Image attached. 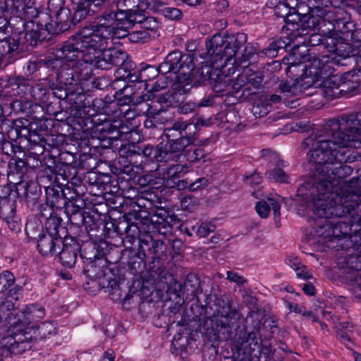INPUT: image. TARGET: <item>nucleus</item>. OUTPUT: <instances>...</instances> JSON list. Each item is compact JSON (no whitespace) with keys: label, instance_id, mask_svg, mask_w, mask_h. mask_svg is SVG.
Wrapping results in <instances>:
<instances>
[{"label":"nucleus","instance_id":"obj_38","mask_svg":"<svg viewBox=\"0 0 361 361\" xmlns=\"http://www.w3.org/2000/svg\"><path fill=\"white\" fill-rule=\"evenodd\" d=\"M306 60V56H303L302 57V61L296 62L293 61L290 63V65L286 68V73L290 77H295L296 78L298 77H302L304 75L305 71V75H310V66L304 65L303 62ZM312 61V59L310 61V63Z\"/></svg>","mask_w":361,"mask_h":361},{"label":"nucleus","instance_id":"obj_40","mask_svg":"<svg viewBox=\"0 0 361 361\" xmlns=\"http://www.w3.org/2000/svg\"><path fill=\"white\" fill-rule=\"evenodd\" d=\"M29 92L31 97L39 102L45 104L49 99L50 91L42 83L30 85Z\"/></svg>","mask_w":361,"mask_h":361},{"label":"nucleus","instance_id":"obj_54","mask_svg":"<svg viewBox=\"0 0 361 361\" xmlns=\"http://www.w3.org/2000/svg\"><path fill=\"white\" fill-rule=\"evenodd\" d=\"M190 124L187 123L185 121L178 120L175 121L171 128H168L164 130V135L169 138L173 136V131L179 132L180 136H184L183 132L185 131Z\"/></svg>","mask_w":361,"mask_h":361},{"label":"nucleus","instance_id":"obj_33","mask_svg":"<svg viewBox=\"0 0 361 361\" xmlns=\"http://www.w3.org/2000/svg\"><path fill=\"white\" fill-rule=\"evenodd\" d=\"M4 196L0 197V217L4 220L16 214V201L11 197V186H4Z\"/></svg>","mask_w":361,"mask_h":361},{"label":"nucleus","instance_id":"obj_29","mask_svg":"<svg viewBox=\"0 0 361 361\" xmlns=\"http://www.w3.org/2000/svg\"><path fill=\"white\" fill-rule=\"evenodd\" d=\"M116 231L120 235H125L123 240L126 247L131 245L140 235V229L137 224L126 219L120 221L116 226Z\"/></svg>","mask_w":361,"mask_h":361},{"label":"nucleus","instance_id":"obj_62","mask_svg":"<svg viewBox=\"0 0 361 361\" xmlns=\"http://www.w3.org/2000/svg\"><path fill=\"white\" fill-rule=\"evenodd\" d=\"M105 127L102 128V130L108 132L109 138L114 140H123V138L121 136L118 128H111V123L106 122L104 124Z\"/></svg>","mask_w":361,"mask_h":361},{"label":"nucleus","instance_id":"obj_42","mask_svg":"<svg viewBox=\"0 0 361 361\" xmlns=\"http://www.w3.org/2000/svg\"><path fill=\"white\" fill-rule=\"evenodd\" d=\"M25 233L28 238L37 240L45 233L42 222L37 219H30L25 225Z\"/></svg>","mask_w":361,"mask_h":361},{"label":"nucleus","instance_id":"obj_16","mask_svg":"<svg viewBox=\"0 0 361 361\" xmlns=\"http://www.w3.org/2000/svg\"><path fill=\"white\" fill-rule=\"evenodd\" d=\"M326 22H324L326 28L323 29L324 35H333V32H347L351 30L350 25V16L343 9H328L325 16Z\"/></svg>","mask_w":361,"mask_h":361},{"label":"nucleus","instance_id":"obj_18","mask_svg":"<svg viewBox=\"0 0 361 361\" xmlns=\"http://www.w3.org/2000/svg\"><path fill=\"white\" fill-rule=\"evenodd\" d=\"M101 285L109 292V297L115 302H123L126 304L133 298L135 291L131 292L128 286H125L123 282H118L115 276L110 274L106 276L102 280Z\"/></svg>","mask_w":361,"mask_h":361},{"label":"nucleus","instance_id":"obj_43","mask_svg":"<svg viewBox=\"0 0 361 361\" xmlns=\"http://www.w3.org/2000/svg\"><path fill=\"white\" fill-rule=\"evenodd\" d=\"M61 218L59 216V213L54 216L45 220L44 225L46 231L45 233L52 234L54 235L60 236V230H63L64 227L61 226Z\"/></svg>","mask_w":361,"mask_h":361},{"label":"nucleus","instance_id":"obj_39","mask_svg":"<svg viewBox=\"0 0 361 361\" xmlns=\"http://www.w3.org/2000/svg\"><path fill=\"white\" fill-rule=\"evenodd\" d=\"M215 226L207 222H197L195 225L185 228V233L191 236L196 234L197 236L202 238L206 237L209 233L214 232Z\"/></svg>","mask_w":361,"mask_h":361},{"label":"nucleus","instance_id":"obj_60","mask_svg":"<svg viewBox=\"0 0 361 361\" xmlns=\"http://www.w3.org/2000/svg\"><path fill=\"white\" fill-rule=\"evenodd\" d=\"M59 212H61V210H56L55 207L47 202L40 207V216L44 220L54 216Z\"/></svg>","mask_w":361,"mask_h":361},{"label":"nucleus","instance_id":"obj_50","mask_svg":"<svg viewBox=\"0 0 361 361\" xmlns=\"http://www.w3.org/2000/svg\"><path fill=\"white\" fill-rule=\"evenodd\" d=\"M8 336L0 341V361H3L4 358H6L11 353L10 348L7 345L9 344L13 348L15 343H19L20 342L14 341L13 336L11 333H8Z\"/></svg>","mask_w":361,"mask_h":361},{"label":"nucleus","instance_id":"obj_6","mask_svg":"<svg viewBox=\"0 0 361 361\" xmlns=\"http://www.w3.org/2000/svg\"><path fill=\"white\" fill-rule=\"evenodd\" d=\"M7 11L15 13L18 17L27 20L25 32L24 33V41H19L21 44L20 47L23 51L24 47L28 49L29 47H34L39 42L45 40L49 35L58 34L57 26L52 22H48L49 16L47 13L40 12L37 9V15L32 17L20 15L16 8H3ZM18 40L20 39L17 38Z\"/></svg>","mask_w":361,"mask_h":361},{"label":"nucleus","instance_id":"obj_24","mask_svg":"<svg viewBox=\"0 0 361 361\" xmlns=\"http://www.w3.org/2000/svg\"><path fill=\"white\" fill-rule=\"evenodd\" d=\"M61 245L63 247L59 253L60 262L63 266L71 268L76 262L80 244L73 238H65Z\"/></svg>","mask_w":361,"mask_h":361},{"label":"nucleus","instance_id":"obj_25","mask_svg":"<svg viewBox=\"0 0 361 361\" xmlns=\"http://www.w3.org/2000/svg\"><path fill=\"white\" fill-rule=\"evenodd\" d=\"M107 245L105 241L96 243L89 241L83 243L82 247L80 246V257L83 259L84 263L98 260L101 262H104V257L106 253Z\"/></svg>","mask_w":361,"mask_h":361},{"label":"nucleus","instance_id":"obj_44","mask_svg":"<svg viewBox=\"0 0 361 361\" xmlns=\"http://www.w3.org/2000/svg\"><path fill=\"white\" fill-rule=\"evenodd\" d=\"M77 90L78 88L73 87L72 86L68 87L58 83L56 85L51 87V94L54 97L59 99H68L71 101L72 98H70V97L73 96L74 92Z\"/></svg>","mask_w":361,"mask_h":361},{"label":"nucleus","instance_id":"obj_64","mask_svg":"<svg viewBox=\"0 0 361 361\" xmlns=\"http://www.w3.org/2000/svg\"><path fill=\"white\" fill-rule=\"evenodd\" d=\"M255 209L260 217L267 218L270 212V205L265 201H260L257 203Z\"/></svg>","mask_w":361,"mask_h":361},{"label":"nucleus","instance_id":"obj_8","mask_svg":"<svg viewBox=\"0 0 361 361\" xmlns=\"http://www.w3.org/2000/svg\"><path fill=\"white\" fill-rule=\"evenodd\" d=\"M100 16L107 25L114 28L113 32L115 38L117 39L123 38L129 29L145 19L142 11L132 13L118 11L114 8L108 7Z\"/></svg>","mask_w":361,"mask_h":361},{"label":"nucleus","instance_id":"obj_11","mask_svg":"<svg viewBox=\"0 0 361 361\" xmlns=\"http://www.w3.org/2000/svg\"><path fill=\"white\" fill-rule=\"evenodd\" d=\"M182 53L178 50H175L169 53L164 62L159 64L158 67L147 65L139 71L137 75L129 74V80L132 82H147L154 79L159 73L163 75L173 73H178L180 66L178 63L181 61Z\"/></svg>","mask_w":361,"mask_h":361},{"label":"nucleus","instance_id":"obj_36","mask_svg":"<svg viewBox=\"0 0 361 361\" xmlns=\"http://www.w3.org/2000/svg\"><path fill=\"white\" fill-rule=\"evenodd\" d=\"M141 154H142L143 157L147 158L149 161H156L157 162H166L165 158L164 157V151L161 142L157 145L156 147H154L150 145H147L145 147H141L140 159L138 160H141L142 161ZM142 169H142H136L135 173H138L139 171H141Z\"/></svg>","mask_w":361,"mask_h":361},{"label":"nucleus","instance_id":"obj_1","mask_svg":"<svg viewBox=\"0 0 361 361\" xmlns=\"http://www.w3.org/2000/svg\"><path fill=\"white\" fill-rule=\"evenodd\" d=\"M343 133L336 131L332 136L329 121L322 127V133L312 134L302 142L310 161L315 164L313 177L300 185L298 195L312 207L319 218L330 219L345 216L348 212L344 203L348 198L357 199L355 194H344L347 184L341 180L353 172L351 166L345 164L356 160L357 153L353 148H361V142L355 136L345 139Z\"/></svg>","mask_w":361,"mask_h":361},{"label":"nucleus","instance_id":"obj_15","mask_svg":"<svg viewBox=\"0 0 361 361\" xmlns=\"http://www.w3.org/2000/svg\"><path fill=\"white\" fill-rule=\"evenodd\" d=\"M49 13L48 20L55 18V22L52 23L57 26V32H63L69 29L73 20H80L79 18H71V10L64 6V0H49L47 4Z\"/></svg>","mask_w":361,"mask_h":361},{"label":"nucleus","instance_id":"obj_58","mask_svg":"<svg viewBox=\"0 0 361 361\" xmlns=\"http://www.w3.org/2000/svg\"><path fill=\"white\" fill-rule=\"evenodd\" d=\"M140 252H142L143 255H146V252H148L151 244L153 242V238L149 233H145L143 235L138 237Z\"/></svg>","mask_w":361,"mask_h":361},{"label":"nucleus","instance_id":"obj_41","mask_svg":"<svg viewBox=\"0 0 361 361\" xmlns=\"http://www.w3.org/2000/svg\"><path fill=\"white\" fill-rule=\"evenodd\" d=\"M109 8V5L106 6ZM109 8H114L118 11L135 13L138 11H143L140 8V0H117L113 2Z\"/></svg>","mask_w":361,"mask_h":361},{"label":"nucleus","instance_id":"obj_20","mask_svg":"<svg viewBox=\"0 0 361 361\" xmlns=\"http://www.w3.org/2000/svg\"><path fill=\"white\" fill-rule=\"evenodd\" d=\"M195 141L193 135L180 136L177 139H170L164 143H162L164 151V157L166 162L175 160L179 158V153L182 152L186 147L190 145Z\"/></svg>","mask_w":361,"mask_h":361},{"label":"nucleus","instance_id":"obj_27","mask_svg":"<svg viewBox=\"0 0 361 361\" xmlns=\"http://www.w3.org/2000/svg\"><path fill=\"white\" fill-rule=\"evenodd\" d=\"M240 348L244 350L245 353L250 355L254 354L255 352L260 353L262 338L259 327L255 326L252 329L246 328Z\"/></svg>","mask_w":361,"mask_h":361},{"label":"nucleus","instance_id":"obj_9","mask_svg":"<svg viewBox=\"0 0 361 361\" xmlns=\"http://www.w3.org/2000/svg\"><path fill=\"white\" fill-rule=\"evenodd\" d=\"M335 61L327 55H322L320 57H314L310 62V76L314 78L326 79L324 81V86L328 88L327 93L334 97H338L341 94H335L339 89L341 85L337 75H334Z\"/></svg>","mask_w":361,"mask_h":361},{"label":"nucleus","instance_id":"obj_47","mask_svg":"<svg viewBox=\"0 0 361 361\" xmlns=\"http://www.w3.org/2000/svg\"><path fill=\"white\" fill-rule=\"evenodd\" d=\"M214 92L220 93L226 91L231 86V78L229 75H218L216 79L213 78L210 81Z\"/></svg>","mask_w":361,"mask_h":361},{"label":"nucleus","instance_id":"obj_31","mask_svg":"<svg viewBox=\"0 0 361 361\" xmlns=\"http://www.w3.org/2000/svg\"><path fill=\"white\" fill-rule=\"evenodd\" d=\"M37 243L39 252L42 255L47 256L56 252V247L60 246L62 238L45 233L37 240Z\"/></svg>","mask_w":361,"mask_h":361},{"label":"nucleus","instance_id":"obj_56","mask_svg":"<svg viewBox=\"0 0 361 361\" xmlns=\"http://www.w3.org/2000/svg\"><path fill=\"white\" fill-rule=\"evenodd\" d=\"M70 115L75 118H89V110H87V107L80 104H72L70 108Z\"/></svg>","mask_w":361,"mask_h":361},{"label":"nucleus","instance_id":"obj_30","mask_svg":"<svg viewBox=\"0 0 361 361\" xmlns=\"http://www.w3.org/2000/svg\"><path fill=\"white\" fill-rule=\"evenodd\" d=\"M1 8H16L23 16L32 17L37 15V7L32 0H0Z\"/></svg>","mask_w":361,"mask_h":361},{"label":"nucleus","instance_id":"obj_61","mask_svg":"<svg viewBox=\"0 0 361 361\" xmlns=\"http://www.w3.org/2000/svg\"><path fill=\"white\" fill-rule=\"evenodd\" d=\"M100 225L101 224L99 223V219H95L94 216H92L89 213H87L85 222H84L82 226H85L87 232L97 231Z\"/></svg>","mask_w":361,"mask_h":361},{"label":"nucleus","instance_id":"obj_12","mask_svg":"<svg viewBox=\"0 0 361 361\" xmlns=\"http://www.w3.org/2000/svg\"><path fill=\"white\" fill-rule=\"evenodd\" d=\"M86 51L78 34L68 38L62 47L56 51L55 60L62 63H68L88 67L89 63L85 61Z\"/></svg>","mask_w":361,"mask_h":361},{"label":"nucleus","instance_id":"obj_26","mask_svg":"<svg viewBox=\"0 0 361 361\" xmlns=\"http://www.w3.org/2000/svg\"><path fill=\"white\" fill-rule=\"evenodd\" d=\"M148 214H152L150 221L158 233L164 234L168 231V228H171L173 216L170 215L169 210L154 204L153 209L149 211Z\"/></svg>","mask_w":361,"mask_h":361},{"label":"nucleus","instance_id":"obj_19","mask_svg":"<svg viewBox=\"0 0 361 361\" xmlns=\"http://www.w3.org/2000/svg\"><path fill=\"white\" fill-rule=\"evenodd\" d=\"M56 328L53 323L47 322L40 324H33L27 326L23 334H17L13 337L14 341L24 343L29 341H39L47 338L49 336L56 334Z\"/></svg>","mask_w":361,"mask_h":361},{"label":"nucleus","instance_id":"obj_51","mask_svg":"<svg viewBox=\"0 0 361 361\" xmlns=\"http://www.w3.org/2000/svg\"><path fill=\"white\" fill-rule=\"evenodd\" d=\"M286 45V42L281 39L273 41L262 51V54L269 58H274L277 56L279 51L283 49Z\"/></svg>","mask_w":361,"mask_h":361},{"label":"nucleus","instance_id":"obj_2","mask_svg":"<svg viewBox=\"0 0 361 361\" xmlns=\"http://www.w3.org/2000/svg\"><path fill=\"white\" fill-rule=\"evenodd\" d=\"M247 39V35L243 32L227 37L216 33L206 42L207 59L210 65L195 68L194 54H182L178 73L186 80L197 83L210 82L213 80L211 72L214 68H224L229 63L235 66H242L257 54L256 48L252 44L246 43Z\"/></svg>","mask_w":361,"mask_h":361},{"label":"nucleus","instance_id":"obj_59","mask_svg":"<svg viewBox=\"0 0 361 361\" xmlns=\"http://www.w3.org/2000/svg\"><path fill=\"white\" fill-rule=\"evenodd\" d=\"M161 14L169 20H178L182 16V11L174 7H164L161 10Z\"/></svg>","mask_w":361,"mask_h":361},{"label":"nucleus","instance_id":"obj_22","mask_svg":"<svg viewBox=\"0 0 361 361\" xmlns=\"http://www.w3.org/2000/svg\"><path fill=\"white\" fill-rule=\"evenodd\" d=\"M267 6L273 9L277 18H281L287 24L294 23L300 20L298 11L289 5L287 0H267Z\"/></svg>","mask_w":361,"mask_h":361},{"label":"nucleus","instance_id":"obj_17","mask_svg":"<svg viewBox=\"0 0 361 361\" xmlns=\"http://www.w3.org/2000/svg\"><path fill=\"white\" fill-rule=\"evenodd\" d=\"M97 55L94 61L88 62L89 65L103 70L109 69L114 66H121L127 58L126 52L117 48H105Z\"/></svg>","mask_w":361,"mask_h":361},{"label":"nucleus","instance_id":"obj_57","mask_svg":"<svg viewBox=\"0 0 361 361\" xmlns=\"http://www.w3.org/2000/svg\"><path fill=\"white\" fill-rule=\"evenodd\" d=\"M358 87V83L357 81L347 80L341 82V85L338 86L339 91L335 92V94L344 95L347 93L355 92Z\"/></svg>","mask_w":361,"mask_h":361},{"label":"nucleus","instance_id":"obj_45","mask_svg":"<svg viewBox=\"0 0 361 361\" xmlns=\"http://www.w3.org/2000/svg\"><path fill=\"white\" fill-rule=\"evenodd\" d=\"M156 199L157 197L153 193L142 194L137 198L136 204L148 214V212L153 209L154 204L158 203Z\"/></svg>","mask_w":361,"mask_h":361},{"label":"nucleus","instance_id":"obj_4","mask_svg":"<svg viewBox=\"0 0 361 361\" xmlns=\"http://www.w3.org/2000/svg\"><path fill=\"white\" fill-rule=\"evenodd\" d=\"M114 28L107 25L102 16L96 18V24L84 27L77 34L84 47L86 53L85 62H92L95 60L97 54L106 48L115 36Z\"/></svg>","mask_w":361,"mask_h":361},{"label":"nucleus","instance_id":"obj_10","mask_svg":"<svg viewBox=\"0 0 361 361\" xmlns=\"http://www.w3.org/2000/svg\"><path fill=\"white\" fill-rule=\"evenodd\" d=\"M52 64L56 68V81L61 85L78 88L91 76L90 69L85 66L62 63L60 60H54Z\"/></svg>","mask_w":361,"mask_h":361},{"label":"nucleus","instance_id":"obj_55","mask_svg":"<svg viewBox=\"0 0 361 361\" xmlns=\"http://www.w3.org/2000/svg\"><path fill=\"white\" fill-rule=\"evenodd\" d=\"M247 77L245 68H243L241 73L238 74V76L235 79L231 78V87L235 92H239L243 87L247 85Z\"/></svg>","mask_w":361,"mask_h":361},{"label":"nucleus","instance_id":"obj_28","mask_svg":"<svg viewBox=\"0 0 361 361\" xmlns=\"http://www.w3.org/2000/svg\"><path fill=\"white\" fill-rule=\"evenodd\" d=\"M15 281V276L10 271L4 270L0 272V293H5L8 298L18 300L22 290V286L16 284Z\"/></svg>","mask_w":361,"mask_h":361},{"label":"nucleus","instance_id":"obj_48","mask_svg":"<svg viewBox=\"0 0 361 361\" xmlns=\"http://www.w3.org/2000/svg\"><path fill=\"white\" fill-rule=\"evenodd\" d=\"M140 106L142 114H145L149 118H155L156 116L162 112L159 99L157 102H153L152 104L143 101L140 102Z\"/></svg>","mask_w":361,"mask_h":361},{"label":"nucleus","instance_id":"obj_3","mask_svg":"<svg viewBox=\"0 0 361 361\" xmlns=\"http://www.w3.org/2000/svg\"><path fill=\"white\" fill-rule=\"evenodd\" d=\"M45 310L37 305L32 304L23 309L15 307L11 300H0V329H7L13 337L23 334L27 326L37 324L44 318Z\"/></svg>","mask_w":361,"mask_h":361},{"label":"nucleus","instance_id":"obj_63","mask_svg":"<svg viewBox=\"0 0 361 361\" xmlns=\"http://www.w3.org/2000/svg\"><path fill=\"white\" fill-rule=\"evenodd\" d=\"M4 221L12 231L16 233L20 231L21 223L16 214H14L13 216H10V218L6 219Z\"/></svg>","mask_w":361,"mask_h":361},{"label":"nucleus","instance_id":"obj_32","mask_svg":"<svg viewBox=\"0 0 361 361\" xmlns=\"http://www.w3.org/2000/svg\"><path fill=\"white\" fill-rule=\"evenodd\" d=\"M47 202L55 207L56 210H62L66 205L67 198L61 185H49L46 188Z\"/></svg>","mask_w":361,"mask_h":361},{"label":"nucleus","instance_id":"obj_46","mask_svg":"<svg viewBox=\"0 0 361 361\" xmlns=\"http://www.w3.org/2000/svg\"><path fill=\"white\" fill-rule=\"evenodd\" d=\"M189 171V166L187 164H172L166 171V176L168 177L167 183L169 184V179L173 181L183 176Z\"/></svg>","mask_w":361,"mask_h":361},{"label":"nucleus","instance_id":"obj_35","mask_svg":"<svg viewBox=\"0 0 361 361\" xmlns=\"http://www.w3.org/2000/svg\"><path fill=\"white\" fill-rule=\"evenodd\" d=\"M6 82V86L11 88V95L22 98L30 90L29 81L22 76H9Z\"/></svg>","mask_w":361,"mask_h":361},{"label":"nucleus","instance_id":"obj_7","mask_svg":"<svg viewBox=\"0 0 361 361\" xmlns=\"http://www.w3.org/2000/svg\"><path fill=\"white\" fill-rule=\"evenodd\" d=\"M308 13L302 14L298 12L300 20H297L294 25L297 27L293 29L288 35L289 42H297L295 46H298L300 43H305L306 39L303 41H299V39H303L304 35H307L310 31L321 32L323 34V29L326 28L324 22H326L325 18L326 14V6L322 8L314 6L312 8L308 7Z\"/></svg>","mask_w":361,"mask_h":361},{"label":"nucleus","instance_id":"obj_23","mask_svg":"<svg viewBox=\"0 0 361 361\" xmlns=\"http://www.w3.org/2000/svg\"><path fill=\"white\" fill-rule=\"evenodd\" d=\"M261 153L262 156L267 161L275 166L273 169H270L266 172L267 178L277 182L288 183V176L282 169L283 167L286 166V164L283 161L279 159V155L269 149H262Z\"/></svg>","mask_w":361,"mask_h":361},{"label":"nucleus","instance_id":"obj_5","mask_svg":"<svg viewBox=\"0 0 361 361\" xmlns=\"http://www.w3.org/2000/svg\"><path fill=\"white\" fill-rule=\"evenodd\" d=\"M238 319L239 313L236 310H232L230 305L224 307L216 314L204 321L203 334L213 344L231 339L238 327Z\"/></svg>","mask_w":361,"mask_h":361},{"label":"nucleus","instance_id":"obj_52","mask_svg":"<svg viewBox=\"0 0 361 361\" xmlns=\"http://www.w3.org/2000/svg\"><path fill=\"white\" fill-rule=\"evenodd\" d=\"M124 37H127L128 41L133 43H145L150 38V34L145 30L133 31L126 33Z\"/></svg>","mask_w":361,"mask_h":361},{"label":"nucleus","instance_id":"obj_13","mask_svg":"<svg viewBox=\"0 0 361 361\" xmlns=\"http://www.w3.org/2000/svg\"><path fill=\"white\" fill-rule=\"evenodd\" d=\"M140 140V135L135 130H132L130 133H127L123 141H127L128 143L122 145L119 149V154L121 156V162L124 161L125 159L128 163L124 166V171L128 173L130 171L128 168L132 166V169H142V161L140 159L141 147L136 145Z\"/></svg>","mask_w":361,"mask_h":361},{"label":"nucleus","instance_id":"obj_37","mask_svg":"<svg viewBox=\"0 0 361 361\" xmlns=\"http://www.w3.org/2000/svg\"><path fill=\"white\" fill-rule=\"evenodd\" d=\"M104 263L105 262L100 263V261L97 259L85 262L83 271L90 279H99L101 284L102 280L105 276L106 277L109 276L103 269Z\"/></svg>","mask_w":361,"mask_h":361},{"label":"nucleus","instance_id":"obj_53","mask_svg":"<svg viewBox=\"0 0 361 361\" xmlns=\"http://www.w3.org/2000/svg\"><path fill=\"white\" fill-rule=\"evenodd\" d=\"M26 169V162L22 159L11 158L8 164V176L15 173H23Z\"/></svg>","mask_w":361,"mask_h":361},{"label":"nucleus","instance_id":"obj_14","mask_svg":"<svg viewBox=\"0 0 361 361\" xmlns=\"http://www.w3.org/2000/svg\"><path fill=\"white\" fill-rule=\"evenodd\" d=\"M361 111L356 114L342 116L337 119L329 121V127L331 130L332 136L336 137V131L343 133L342 137L345 139L355 136V138L361 142Z\"/></svg>","mask_w":361,"mask_h":361},{"label":"nucleus","instance_id":"obj_21","mask_svg":"<svg viewBox=\"0 0 361 361\" xmlns=\"http://www.w3.org/2000/svg\"><path fill=\"white\" fill-rule=\"evenodd\" d=\"M20 42L15 37H8L0 41V67L13 63L20 57Z\"/></svg>","mask_w":361,"mask_h":361},{"label":"nucleus","instance_id":"obj_49","mask_svg":"<svg viewBox=\"0 0 361 361\" xmlns=\"http://www.w3.org/2000/svg\"><path fill=\"white\" fill-rule=\"evenodd\" d=\"M245 68L246 75H247V85H250L255 88L259 87L263 82L264 75L262 72L253 71L248 68L247 65L242 66Z\"/></svg>","mask_w":361,"mask_h":361},{"label":"nucleus","instance_id":"obj_34","mask_svg":"<svg viewBox=\"0 0 361 361\" xmlns=\"http://www.w3.org/2000/svg\"><path fill=\"white\" fill-rule=\"evenodd\" d=\"M75 7V18H79V20L84 19L87 15H90V11L94 12L91 8L92 6L98 7L102 4L106 5L108 0H71Z\"/></svg>","mask_w":361,"mask_h":361}]
</instances>
